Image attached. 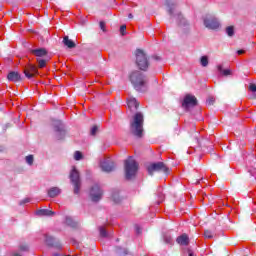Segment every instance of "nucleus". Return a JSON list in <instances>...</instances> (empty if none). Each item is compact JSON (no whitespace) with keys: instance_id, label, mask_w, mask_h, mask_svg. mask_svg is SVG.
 <instances>
[{"instance_id":"c03bdc74","label":"nucleus","mask_w":256,"mask_h":256,"mask_svg":"<svg viewBox=\"0 0 256 256\" xmlns=\"http://www.w3.org/2000/svg\"><path fill=\"white\" fill-rule=\"evenodd\" d=\"M189 256H193V252L189 251Z\"/></svg>"},{"instance_id":"39448f33","label":"nucleus","mask_w":256,"mask_h":256,"mask_svg":"<svg viewBox=\"0 0 256 256\" xmlns=\"http://www.w3.org/2000/svg\"><path fill=\"white\" fill-rule=\"evenodd\" d=\"M167 6H168V13L171 17H176L177 21L178 22V25L180 27H187L188 23H187V20L183 17V15L179 12H177L175 14V3H171L169 2V0L167 1Z\"/></svg>"},{"instance_id":"2f4dec72","label":"nucleus","mask_w":256,"mask_h":256,"mask_svg":"<svg viewBox=\"0 0 256 256\" xmlns=\"http://www.w3.org/2000/svg\"><path fill=\"white\" fill-rule=\"evenodd\" d=\"M97 131H99V128L97 126H93L90 130V134L95 137L97 135Z\"/></svg>"},{"instance_id":"1a4fd4ad","label":"nucleus","mask_w":256,"mask_h":256,"mask_svg":"<svg viewBox=\"0 0 256 256\" xmlns=\"http://www.w3.org/2000/svg\"><path fill=\"white\" fill-rule=\"evenodd\" d=\"M204 25L207 29H219L221 27V23H219V20L215 16H207L204 19Z\"/></svg>"},{"instance_id":"dca6fc26","label":"nucleus","mask_w":256,"mask_h":256,"mask_svg":"<svg viewBox=\"0 0 256 256\" xmlns=\"http://www.w3.org/2000/svg\"><path fill=\"white\" fill-rule=\"evenodd\" d=\"M127 105L129 107V109L137 111V109L139 108V102H137V99L130 97L127 100Z\"/></svg>"},{"instance_id":"473e14b6","label":"nucleus","mask_w":256,"mask_h":256,"mask_svg":"<svg viewBox=\"0 0 256 256\" xmlns=\"http://www.w3.org/2000/svg\"><path fill=\"white\" fill-rule=\"evenodd\" d=\"M33 161H34L33 155H28V156H26V163H27L28 165H33Z\"/></svg>"},{"instance_id":"4468645a","label":"nucleus","mask_w":256,"mask_h":256,"mask_svg":"<svg viewBox=\"0 0 256 256\" xmlns=\"http://www.w3.org/2000/svg\"><path fill=\"white\" fill-rule=\"evenodd\" d=\"M37 67L35 65H28L27 68L24 70V74L27 79H32L33 76L37 75Z\"/></svg>"},{"instance_id":"a878e982","label":"nucleus","mask_w":256,"mask_h":256,"mask_svg":"<svg viewBox=\"0 0 256 256\" xmlns=\"http://www.w3.org/2000/svg\"><path fill=\"white\" fill-rule=\"evenodd\" d=\"M47 61L49 60H45V59H37V63L40 69H43V67H45V65H47Z\"/></svg>"},{"instance_id":"4c0bfd02","label":"nucleus","mask_w":256,"mask_h":256,"mask_svg":"<svg viewBox=\"0 0 256 256\" xmlns=\"http://www.w3.org/2000/svg\"><path fill=\"white\" fill-rule=\"evenodd\" d=\"M30 201H31V199L26 198V199H24V200H22V201L20 202V205H25V203H29Z\"/></svg>"},{"instance_id":"5701e85b","label":"nucleus","mask_w":256,"mask_h":256,"mask_svg":"<svg viewBox=\"0 0 256 256\" xmlns=\"http://www.w3.org/2000/svg\"><path fill=\"white\" fill-rule=\"evenodd\" d=\"M218 71L225 77H227V75H231V71L229 69H223V66L221 65L218 66Z\"/></svg>"},{"instance_id":"393cba45","label":"nucleus","mask_w":256,"mask_h":256,"mask_svg":"<svg viewBox=\"0 0 256 256\" xmlns=\"http://www.w3.org/2000/svg\"><path fill=\"white\" fill-rule=\"evenodd\" d=\"M200 63L202 67H207L209 65V58H207V56H202Z\"/></svg>"},{"instance_id":"a18cd8bd","label":"nucleus","mask_w":256,"mask_h":256,"mask_svg":"<svg viewBox=\"0 0 256 256\" xmlns=\"http://www.w3.org/2000/svg\"><path fill=\"white\" fill-rule=\"evenodd\" d=\"M14 256H21V254H19V253H15V254H14Z\"/></svg>"},{"instance_id":"0eeeda50","label":"nucleus","mask_w":256,"mask_h":256,"mask_svg":"<svg viewBox=\"0 0 256 256\" xmlns=\"http://www.w3.org/2000/svg\"><path fill=\"white\" fill-rule=\"evenodd\" d=\"M148 175H153L155 171H162L163 173H169V168L163 162L152 163L147 167Z\"/></svg>"},{"instance_id":"9d476101","label":"nucleus","mask_w":256,"mask_h":256,"mask_svg":"<svg viewBox=\"0 0 256 256\" xmlns=\"http://www.w3.org/2000/svg\"><path fill=\"white\" fill-rule=\"evenodd\" d=\"M100 167L105 173H111V171L115 170V162L111 158H103L100 161Z\"/></svg>"},{"instance_id":"ea45409f","label":"nucleus","mask_w":256,"mask_h":256,"mask_svg":"<svg viewBox=\"0 0 256 256\" xmlns=\"http://www.w3.org/2000/svg\"><path fill=\"white\" fill-rule=\"evenodd\" d=\"M100 29L105 31V22H103V21L100 22Z\"/></svg>"},{"instance_id":"a19ab883","label":"nucleus","mask_w":256,"mask_h":256,"mask_svg":"<svg viewBox=\"0 0 256 256\" xmlns=\"http://www.w3.org/2000/svg\"><path fill=\"white\" fill-rule=\"evenodd\" d=\"M152 59H154L155 61H161V57L159 56H153Z\"/></svg>"},{"instance_id":"6ab92c4d","label":"nucleus","mask_w":256,"mask_h":256,"mask_svg":"<svg viewBox=\"0 0 256 256\" xmlns=\"http://www.w3.org/2000/svg\"><path fill=\"white\" fill-rule=\"evenodd\" d=\"M32 55H35V57H45L47 55V50L44 48H39V49H33L31 50Z\"/></svg>"},{"instance_id":"412c9836","label":"nucleus","mask_w":256,"mask_h":256,"mask_svg":"<svg viewBox=\"0 0 256 256\" xmlns=\"http://www.w3.org/2000/svg\"><path fill=\"white\" fill-rule=\"evenodd\" d=\"M63 43L66 47H68V49H74V47H76L75 42H73V40L69 39V36H64Z\"/></svg>"},{"instance_id":"9b49d317","label":"nucleus","mask_w":256,"mask_h":256,"mask_svg":"<svg viewBox=\"0 0 256 256\" xmlns=\"http://www.w3.org/2000/svg\"><path fill=\"white\" fill-rule=\"evenodd\" d=\"M53 126L56 131V138L58 140L63 139V137H65V127L63 126V123H61L60 120H54Z\"/></svg>"},{"instance_id":"f704fd0d","label":"nucleus","mask_w":256,"mask_h":256,"mask_svg":"<svg viewBox=\"0 0 256 256\" xmlns=\"http://www.w3.org/2000/svg\"><path fill=\"white\" fill-rule=\"evenodd\" d=\"M127 30V26L126 25H122L121 27H120V33H121V35H125V31Z\"/></svg>"},{"instance_id":"79ce46f5","label":"nucleus","mask_w":256,"mask_h":256,"mask_svg":"<svg viewBox=\"0 0 256 256\" xmlns=\"http://www.w3.org/2000/svg\"><path fill=\"white\" fill-rule=\"evenodd\" d=\"M237 53L238 55H243V53H245V50H238Z\"/></svg>"},{"instance_id":"72a5a7b5","label":"nucleus","mask_w":256,"mask_h":256,"mask_svg":"<svg viewBox=\"0 0 256 256\" xmlns=\"http://www.w3.org/2000/svg\"><path fill=\"white\" fill-rule=\"evenodd\" d=\"M204 236H205L206 239H213V233L209 230H206L204 232Z\"/></svg>"},{"instance_id":"20e7f679","label":"nucleus","mask_w":256,"mask_h":256,"mask_svg":"<svg viewBox=\"0 0 256 256\" xmlns=\"http://www.w3.org/2000/svg\"><path fill=\"white\" fill-rule=\"evenodd\" d=\"M135 55L137 67H139L141 71H147L149 68V59L147 58L145 51L137 49Z\"/></svg>"},{"instance_id":"e433bc0d","label":"nucleus","mask_w":256,"mask_h":256,"mask_svg":"<svg viewBox=\"0 0 256 256\" xmlns=\"http://www.w3.org/2000/svg\"><path fill=\"white\" fill-rule=\"evenodd\" d=\"M207 103L208 105H213V103H215V98L213 97L208 98Z\"/></svg>"},{"instance_id":"f3484780","label":"nucleus","mask_w":256,"mask_h":256,"mask_svg":"<svg viewBox=\"0 0 256 256\" xmlns=\"http://www.w3.org/2000/svg\"><path fill=\"white\" fill-rule=\"evenodd\" d=\"M7 77L8 81H13V83H19L21 81V74L19 72H10Z\"/></svg>"},{"instance_id":"bb28decb","label":"nucleus","mask_w":256,"mask_h":256,"mask_svg":"<svg viewBox=\"0 0 256 256\" xmlns=\"http://www.w3.org/2000/svg\"><path fill=\"white\" fill-rule=\"evenodd\" d=\"M114 203H121V198L119 197V192H114L112 195Z\"/></svg>"},{"instance_id":"423d86ee","label":"nucleus","mask_w":256,"mask_h":256,"mask_svg":"<svg viewBox=\"0 0 256 256\" xmlns=\"http://www.w3.org/2000/svg\"><path fill=\"white\" fill-rule=\"evenodd\" d=\"M70 180L74 186V194L79 195V192L81 191V178L79 176V171H77V168L75 167H73L70 172Z\"/></svg>"},{"instance_id":"58836bf2","label":"nucleus","mask_w":256,"mask_h":256,"mask_svg":"<svg viewBox=\"0 0 256 256\" xmlns=\"http://www.w3.org/2000/svg\"><path fill=\"white\" fill-rule=\"evenodd\" d=\"M29 247L27 245H20V251H27Z\"/></svg>"},{"instance_id":"c85d7f7f","label":"nucleus","mask_w":256,"mask_h":256,"mask_svg":"<svg viewBox=\"0 0 256 256\" xmlns=\"http://www.w3.org/2000/svg\"><path fill=\"white\" fill-rule=\"evenodd\" d=\"M164 242L167 243V245H173V238L169 235H164Z\"/></svg>"},{"instance_id":"6e6552de","label":"nucleus","mask_w":256,"mask_h":256,"mask_svg":"<svg viewBox=\"0 0 256 256\" xmlns=\"http://www.w3.org/2000/svg\"><path fill=\"white\" fill-rule=\"evenodd\" d=\"M90 197L94 203H97V201H101V197H103V190H101L99 184H95L94 186L91 187Z\"/></svg>"},{"instance_id":"f03ea898","label":"nucleus","mask_w":256,"mask_h":256,"mask_svg":"<svg viewBox=\"0 0 256 256\" xmlns=\"http://www.w3.org/2000/svg\"><path fill=\"white\" fill-rule=\"evenodd\" d=\"M130 131L135 137H143V114L141 112H137L133 116L130 122Z\"/></svg>"},{"instance_id":"ddd939ff","label":"nucleus","mask_w":256,"mask_h":256,"mask_svg":"<svg viewBox=\"0 0 256 256\" xmlns=\"http://www.w3.org/2000/svg\"><path fill=\"white\" fill-rule=\"evenodd\" d=\"M45 241L50 247H54L55 249H63L61 242L52 236L45 235Z\"/></svg>"},{"instance_id":"b1692460","label":"nucleus","mask_w":256,"mask_h":256,"mask_svg":"<svg viewBox=\"0 0 256 256\" xmlns=\"http://www.w3.org/2000/svg\"><path fill=\"white\" fill-rule=\"evenodd\" d=\"M226 34L228 35V37H233V35H235V27L233 26L226 27Z\"/></svg>"},{"instance_id":"37998d69","label":"nucleus","mask_w":256,"mask_h":256,"mask_svg":"<svg viewBox=\"0 0 256 256\" xmlns=\"http://www.w3.org/2000/svg\"><path fill=\"white\" fill-rule=\"evenodd\" d=\"M128 18H129V19H133V14H129V15H128Z\"/></svg>"},{"instance_id":"f8f14e48","label":"nucleus","mask_w":256,"mask_h":256,"mask_svg":"<svg viewBox=\"0 0 256 256\" xmlns=\"http://www.w3.org/2000/svg\"><path fill=\"white\" fill-rule=\"evenodd\" d=\"M197 105V98L191 94H188L184 97V100L182 102V107L184 109H189V107H195Z\"/></svg>"},{"instance_id":"aec40b11","label":"nucleus","mask_w":256,"mask_h":256,"mask_svg":"<svg viewBox=\"0 0 256 256\" xmlns=\"http://www.w3.org/2000/svg\"><path fill=\"white\" fill-rule=\"evenodd\" d=\"M37 215H40L41 217H51L55 215V212L49 209H41L37 211Z\"/></svg>"},{"instance_id":"4be33fe9","label":"nucleus","mask_w":256,"mask_h":256,"mask_svg":"<svg viewBox=\"0 0 256 256\" xmlns=\"http://www.w3.org/2000/svg\"><path fill=\"white\" fill-rule=\"evenodd\" d=\"M66 225L72 228L78 227L77 222L73 221V218L71 217H66Z\"/></svg>"},{"instance_id":"c9c22d12","label":"nucleus","mask_w":256,"mask_h":256,"mask_svg":"<svg viewBox=\"0 0 256 256\" xmlns=\"http://www.w3.org/2000/svg\"><path fill=\"white\" fill-rule=\"evenodd\" d=\"M249 90L252 91V93H256V85L251 84L250 87H249Z\"/></svg>"},{"instance_id":"c756f323","label":"nucleus","mask_w":256,"mask_h":256,"mask_svg":"<svg viewBox=\"0 0 256 256\" xmlns=\"http://www.w3.org/2000/svg\"><path fill=\"white\" fill-rule=\"evenodd\" d=\"M74 159L75 161H81V159H83V154L80 151H76L74 153Z\"/></svg>"},{"instance_id":"a211bd4d","label":"nucleus","mask_w":256,"mask_h":256,"mask_svg":"<svg viewBox=\"0 0 256 256\" xmlns=\"http://www.w3.org/2000/svg\"><path fill=\"white\" fill-rule=\"evenodd\" d=\"M58 195H61V188L51 187L48 189V197H51L53 199L55 197H58Z\"/></svg>"},{"instance_id":"7c9ffc66","label":"nucleus","mask_w":256,"mask_h":256,"mask_svg":"<svg viewBox=\"0 0 256 256\" xmlns=\"http://www.w3.org/2000/svg\"><path fill=\"white\" fill-rule=\"evenodd\" d=\"M99 231H100V236L101 237H107L108 236V233H107V230H105V227L100 226Z\"/></svg>"},{"instance_id":"7ed1b4c3","label":"nucleus","mask_w":256,"mask_h":256,"mask_svg":"<svg viewBox=\"0 0 256 256\" xmlns=\"http://www.w3.org/2000/svg\"><path fill=\"white\" fill-rule=\"evenodd\" d=\"M124 169L126 179H132L135 177V175H137V171H139V164L133 157H129L124 162Z\"/></svg>"},{"instance_id":"cd10ccee","label":"nucleus","mask_w":256,"mask_h":256,"mask_svg":"<svg viewBox=\"0 0 256 256\" xmlns=\"http://www.w3.org/2000/svg\"><path fill=\"white\" fill-rule=\"evenodd\" d=\"M116 253L118 254V255H127L128 254V251H127V249H125V248H121V247H118V248H116Z\"/></svg>"},{"instance_id":"2eb2a0df","label":"nucleus","mask_w":256,"mask_h":256,"mask_svg":"<svg viewBox=\"0 0 256 256\" xmlns=\"http://www.w3.org/2000/svg\"><path fill=\"white\" fill-rule=\"evenodd\" d=\"M176 243H178V245H181L183 247H187V245H189V236L187 234H182L178 236L176 239Z\"/></svg>"},{"instance_id":"f257e3e1","label":"nucleus","mask_w":256,"mask_h":256,"mask_svg":"<svg viewBox=\"0 0 256 256\" xmlns=\"http://www.w3.org/2000/svg\"><path fill=\"white\" fill-rule=\"evenodd\" d=\"M130 81L136 91H145L147 87V77H145L141 71L136 70L131 72Z\"/></svg>"}]
</instances>
